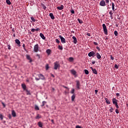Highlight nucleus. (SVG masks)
Returning a JSON list of instances; mask_svg holds the SVG:
<instances>
[{"label":"nucleus","instance_id":"f257e3e1","mask_svg":"<svg viewBox=\"0 0 128 128\" xmlns=\"http://www.w3.org/2000/svg\"><path fill=\"white\" fill-rule=\"evenodd\" d=\"M60 68V62H54V70H58Z\"/></svg>","mask_w":128,"mask_h":128},{"label":"nucleus","instance_id":"f03ea898","mask_svg":"<svg viewBox=\"0 0 128 128\" xmlns=\"http://www.w3.org/2000/svg\"><path fill=\"white\" fill-rule=\"evenodd\" d=\"M102 28L104 34H105L106 35H108V28H106V24H102Z\"/></svg>","mask_w":128,"mask_h":128},{"label":"nucleus","instance_id":"7ed1b4c3","mask_svg":"<svg viewBox=\"0 0 128 128\" xmlns=\"http://www.w3.org/2000/svg\"><path fill=\"white\" fill-rule=\"evenodd\" d=\"M88 56L90 58H91V56H96V53L94 51L90 52L88 54Z\"/></svg>","mask_w":128,"mask_h":128},{"label":"nucleus","instance_id":"20e7f679","mask_svg":"<svg viewBox=\"0 0 128 128\" xmlns=\"http://www.w3.org/2000/svg\"><path fill=\"white\" fill-rule=\"evenodd\" d=\"M76 86L78 90H80V83L78 80H76Z\"/></svg>","mask_w":128,"mask_h":128},{"label":"nucleus","instance_id":"39448f33","mask_svg":"<svg viewBox=\"0 0 128 128\" xmlns=\"http://www.w3.org/2000/svg\"><path fill=\"white\" fill-rule=\"evenodd\" d=\"M34 52H38V44H36L34 46Z\"/></svg>","mask_w":128,"mask_h":128},{"label":"nucleus","instance_id":"423d86ee","mask_svg":"<svg viewBox=\"0 0 128 128\" xmlns=\"http://www.w3.org/2000/svg\"><path fill=\"white\" fill-rule=\"evenodd\" d=\"M58 37L60 38L62 44H66V39L64 37H62L60 35Z\"/></svg>","mask_w":128,"mask_h":128},{"label":"nucleus","instance_id":"0eeeda50","mask_svg":"<svg viewBox=\"0 0 128 128\" xmlns=\"http://www.w3.org/2000/svg\"><path fill=\"white\" fill-rule=\"evenodd\" d=\"M100 5L101 6H106V1L102 0L100 1Z\"/></svg>","mask_w":128,"mask_h":128},{"label":"nucleus","instance_id":"6e6552de","mask_svg":"<svg viewBox=\"0 0 128 128\" xmlns=\"http://www.w3.org/2000/svg\"><path fill=\"white\" fill-rule=\"evenodd\" d=\"M38 76L40 78V80H45L44 76V75H42V74H38Z\"/></svg>","mask_w":128,"mask_h":128},{"label":"nucleus","instance_id":"1a4fd4ad","mask_svg":"<svg viewBox=\"0 0 128 128\" xmlns=\"http://www.w3.org/2000/svg\"><path fill=\"white\" fill-rule=\"evenodd\" d=\"M112 104H118V100H116V98H114L112 100Z\"/></svg>","mask_w":128,"mask_h":128},{"label":"nucleus","instance_id":"9d476101","mask_svg":"<svg viewBox=\"0 0 128 128\" xmlns=\"http://www.w3.org/2000/svg\"><path fill=\"white\" fill-rule=\"evenodd\" d=\"M57 10H64V5L61 4L60 6H58L56 8Z\"/></svg>","mask_w":128,"mask_h":128},{"label":"nucleus","instance_id":"9b49d317","mask_svg":"<svg viewBox=\"0 0 128 128\" xmlns=\"http://www.w3.org/2000/svg\"><path fill=\"white\" fill-rule=\"evenodd\" d=\"M16 43L17 44L18 46H20V42L18 39L15 40Z\"/></svg>","mask_w":128,"mask_h":128},{"label":"nucleus","instance_id":"f8f14e48","mask_svg":"<svg viewBox=\"0 0 128 128\" xmlns=\"http://www.w3.org/2000/svg\"><path fill=\"white\" fill-rule=\"evenodd\" d=\"M40 28H37L36 29L34 28H32L31 30V32H38V30H40Z\"/></svg>","mask_w":128,"mask_h":128},{"label":"nucleus","instance_id":"ddd939ff","mask_svg":"<svg viewBox=\"0 0 128 128\" xmlns=\"http://www.w3.org/2000/svg\"><path fill=\"white\" fill-rule=\"evenodd\" d=\"M26 57L27 60H30V62H32V58H30V56L29 55H26Z\"/></svg>","mask_w":128,"mask_h":128},{"label":"nucleus","instance_id":"4468645a","mask_svg":"<svg viewBox=\"0 0 128 128\" xmlns=\"http://www.w3.org/2000/svg\"><path fill=\"white\" fill-rule=\"evenodd\" d=\"M72 38L74 40H73V42H74V44H76L78 40H76V36H73L72 37Z\"/></svg>","mask_w":128,"mask_h":128},{"label":"nucleus","instance_id":"2eb2a0df","mask_svg":"<svg viewBox=\"0 0 128 128\" xmlns=\"http://www.w3.org/2000/svg\"><path fill=\"white\" fill-rule=\"evenodd\" d=\"M12 114L14 118H15V116H16V112H14V110H12Z\"/></svg>","mask_w":128,"mask_h":128},{"label":"nucleus","instance_id":"dca6fc26","mask_svg":"<svg viewBox=\"0 0 128 128\" xmlns=\"http://www.w3.org/2000/svg\"><path fill=\"white\" fill-rule=\"evenodd\" d=\"M96 58H98V60H100V58H102V56H100V53H96Z\"/></svg>","mask_w":128,"mask_h":128},{"label":"nucleus","instance_id":"f3484780","mask_svg":"<svg viewBox=\"0 0 128 128\" xmlns=\"http://www.w3.org/2000/svg\"><path fill=\"white\" fill-rule=\"evenodd\" d=\"M109 14H110V18L112 19V14H114V12H112V10H110V12H109Z\"/></svg>","mask_w":128,"mask_h":128},{"label":"nucleus","instance_id":"a211bd4d","mask_svg":"<svg viewBox=\"0 0 128 128\" xmlns=\"http://www.w3.org/2000/svg\"><path fill=\"white\" fill-rule=\"evenodd\" d=\"M40 36L42 40H46V37L44 36V34H42V33H40Z\"/></svg>","mask_w":128,"mask_h":128},{"label":"nucleus","instance_id":"6ab92c4d","mask_svg":"<svg viewBox=\"0 0 128 128\" xmlns=\"http://www.w3.org/2000/svg\"><path fill=\"white\" fill-rule=\"evenodd\" d=\"M50 16L52 20H54V14H52V13L50 14Z\"/></svg>","mask_w":128,"mask_h":128},{"label":"nucleus","instance_id":"aec40b11","mask_svg":"<svg viewBox=\"0 0 128 128\" xmlns=\"http://www.w3.org/2000/svg\"><path fill=\"white\" fill-rule=\"evenodd\" d=\"M112 10H113V12H116V9L114 8V2H112Z\"/></svg>","mask_w":128,"mask_h":128},{"label":"nucleus","instance_id":"412c9836","mask_svg":"<svg viewBox=\"0 0 128 128\" xmlns=\"http://www.w3.org/2000/svg\"><path fill=\"white\" fill-rule=\"evenodd\" d=\"M92 72L93 74H98V71L96 70V69L94 68L92 70Z\"/></svg>","mask_w":128,"mask_h":128},{"label":"nucleus","instance_id":"4be33fe9","mask_svg":"<svg viewBox=\"0 0 128 128\" xmlns=\"http://www.w3.org/2000/svg\"><path fill=\"white\" fill-rule=\"evenodd\" d=\"M36 120H38V118H42V116L40 115V114H37V116H36Z\"/></svg>","mask_w":128,"mask_h":128},{"label":"nucleus","instance_id":"5701e85b","mask_svg":"<svg viewBox=\"0 0 128 128\" xmlns=\"http://www.w3.org/2000/svg\"><path fill=\"white\" fill-rule=\"evenodd\" d=\"M106 102L108 104H110V100L108 98H105Z\"/></svg>","mask_w":128,"mask_h":128},{"label":"nucleus","instance_id":"b1692460","mask_svg":"<svg viewBox=\"0 0 128 128\" xmlns=\"http://www.w3.org/2000/svg\"><path fill=\"white\" fill-rule=\"evenodd\" d=\"M38 126L40 128H42V123L41 122H38Z\"/></svg>","mask_w":128,"mask_h":128},{"label":"nucleus","instance_id":"393cba45","mask_svg":"<svg viewBox=\"0 0 128 128\" xmlns=\"http://www.w3.org/2000/svg\"><path fill=\"white\" fill-rule=\"evenodd\" d=\"M50 52L51 50L50 49H48L46 50V52L48 54V56H50Z\"/></svg>","mask_w":128,"mask_h":128},{"label":"nucleus","instance_id":"a878e982","mask_svg":"<svg viewBox=\"0 0 128 128\" xmlns=\"http://www.w3.org/2000/svg\"><path fill=\"white\" fill-rule=\"evenodd\" d=\"M76 98V96H74V94L72 96V102H74V99Z\"/></svg>","mask_w":128,"mask_h":128},{"label":"nucleus","instance_id":"bb28decb","mask_svg":"<svg viewBox=\"0 0 128 128\" xmlns=\"http://www.w3.org/2000/svg\"><path fill=\"white\" fill-rule=\"evenodd\" d=\"M22 86L23 88V90H26V84H22Z\"/></svg>","mask_w":128,"mask_h":128},{"label":"nucleus","instance_id":"cd10ccee","mask_svg":"<svg viewBox=\"0 0 128 128\" xmlns=\"http://www.w3.org/2000/svg\"><path fill=\"white\" fill-rule=\"evenodd\" d=\"M68 60L70 62H74V58H72V57L69 58Z\"/></svg>","mask_w":128,"mask_h":128},{"label":"nucleus","instance_id":"c85d7f7f","mask_svg":"<svg viewBox=\"0 0 128 128\" xmlns=\"http://www.w3.org/2000/svg\"><path fill=\"white\" fill-rule=\"evenodd\" d=\"M34 108L36 110H40V108L38 105H35Z\"/></svg>","mask_w":128,"mask_h":128},{"label":"nucleus","instance_id":"c756f323","mask_svg":"<svg viewBox=\"0 0 128 128\" xmlns=\"http://www.w3.org/2000/svg\"><path fill=\"white\" fill-rule=\"evenodd\" d=\"M71 72H72V74H74V75L76 74V70H71Z\"/></svg>","mask_w":128,"mask_h":128},{"label":"nucleus","instance_id":"7c9ffc66","mask_svg":"<svg viewBox=\"0 0 128 128\" xmlns=\"http://www.w3.org/2000/svg\"><path fill=\"white\" fill-rule=\"evenodd\" d=\"M46 104V101H43L42 102V105L41 106H44V105Z\"/></svg>","mask_w":128,"mask_h":128},{"label":"nucleus","instance_id":"2f4dec72","mask_svg":"<svg viewBox=\"0 0 128 128\" xmlns=\"http://www.w3.org/2000/svg\"><path fill=\"white\" fill-rule=\"evenodd\" d=\"M84 74H90V72H88V70H84Z\"/></svg>","mask_w":128,"mask_h":128},{"label":"nucleus","instance_id":"473e14b6","mask_svg":"<svg viewBox=\"0 0 128 128\" xmlns=\"http://www.w3.org/2000/svg\"><path fill=\"white\" fill-rule=\"evenodd\" d=\"M46 70H48V68H50V66H48V64H46Z\"/></svg>","mask_w":128,"mask_h":128},{"label":"nucleus","instance_id":"72a5a7b5","mask_svg":"<svg viewBox=\"0 0 128 128\" xmlns=\"http://www.w3.org/2000/svg\"><path fill=\"white\" fill-rule=\"evenodd\" d=\"M78 22L79 24H82V20L78 18Z\"/></svg>","mask_w":128,"mask_h":128},{"label":"nucleus","instance_id":"f704fd0d","mask_svg":"<svg viewBox=\"0 0 128 128\" xmlns=\"http://www.w3.org/2000/svg\"><path fill=\"white\" fill-rule=\"evenodd\" d=\"M6 4H12L10 0H6Z\"/></svg>","mask_w":128,"mask_h":128},{"label":"nucleus","instance_id":"c9c22d12","mask_svg":"<svg viewBox=\"0 0 128 128\" xmlns=\"http://www.w3.org/2000/svg\"><path fill=\"white\" fill-rule=\"evenodd\" d=\"M109 110L110 112H114V108H112V107H111L110 109Z\"/></svg>","mask_w":128,"mask_h":128},{"label":"nucleus","instance_id":"e433bc0d","mask_svg":"<svg viewBox=\"0 0 128 128\" xmlns=\"http://www.w3.org/2000/svg\"><path fill=\"white\" fill-rule=\"evenodd\" d=\"M58 48L59 50H62V46H60V45H59V46H58Z\"/></svg>","mask_w":128,"mask_h":128},{"label":"nucleus","instance_id":"4c0bfd02","mask_svg":"<svg viewBox=\"0 0 128 128\" xmlns=\"http://www.w3.org/2000/svg\"><path fill=\"white\" fill-rule=\"evenodd\" d=\"M114 34L116 36H118V31H114Z\"/></svg>","mask_w":128,"mask_h":128},{"label":"nucleus","instance_id":"58836bf2","mask_svg":"<svg viewBox=\"0 0 128 128\" xmlns=\"http://www.w3.org/2000/svg\"><path fill=\"white\" fill-rule=\"evenodd\" d=\"M70 93L72 94H74V88L72 89V90L70 92Z\"/></svg>","mask_w":128,"mask_h":128},{"label":"nucleus","instance_id":"ea45409f","mask_svg":"<svg viewBox=\"0 0 128 128\" xmlns=\"http://www.w3.org/2000/svg\"><path fill=\"white\" fill-rule=\"evenodd\" d=\"M0 118L2 120H4L2 114H0Z\"/></svg>","mask_w":128,"mask_h":128},{"label":"nucleus","instance_id":"a19ab883","mask_svg":"<svg viewBox=\"0 0 128 128\" xmlns=\"http://www.w3.org/2000/svg\"><path fill=\"white\" fill-rule=\"evenodd\" d=\"M31 20L32 21L35 22H36V19H34V17H31Z\"/></svg>","mask_w":128,"mask_h":128},{"label":"nucleus","instance_id":"79ce46f5","mask_svg":"<svg viewBox=\"0 0 128 128\" xmlns=\"http://www.w3.org/2000/svg\"><path fill=\"white\" fill-rule=\"evenodd\" d=\"M56 42H57V44H58L60 42V40H58V38H56Z\"/></svg>","mask_w":128,"mask_h":128},{"label":"nucleus","instance_id":"37998d69","mask_svg":"<svg viewBox=\"0 0 128 128\" xmlns=\"http://www.w3.org/2000/svg\"><path fill=\"white\" fill-rule=\"evenodd\" d=\"M114 68L117 69L118 68V64H116L114 65Z\"/></svg>","mask_w":128,"mask_h":128},{"label":"nucleus","instance_id":"c03bdc74","mask_svg":"<svg viewBox=\"0 0 128 128\" xmlns=\"http://www.w3.org/2000/svg\"><path fill=\"white\" fill-rule=\"evenodd\" d=\"M116 114H118L120 112L118 109H116Z\"/></svg>","mask_w":128,"mask_h":128},{"label":"nucleus","instance_id":"a18cd8bd","mask_svg":"<svg viewBox=\"0 0 128 128\" xmlns=\"http://www.w3.org/2000/svg\"><path fill=\"white\" fill-rule=\"evenodd\" d=\"M110 58L112 60H114V58L112 55L110 56Z\"/></svg>","mask_w":128,"mask_h":128},{"label":"nucleus","instance_id":"49530a36","mask_svg":"<svg viewBox=\"0 0 128 128\" xmlns=\"http://www.w3.org/2000/svg\"><path fill=\"white\" fill-rule=\"evenodd\" d=\"M2 104L4 108H6V104H4V102H2Z\"/></svg>","mask_w":128,"mask_h":128},{"label":"nucleus","instance_id":"de8ad7c7","mask_svg":"<svg viewBox=\"0 0 128 128\" xmlns=\"http://www.w3.org/2000/svg\"><path fill=\"white\" fill-rule=\"evenodd\" d=\"M96 48L97 50H98V52H100V47H98V46L96 47Z\"/></svg>","mask_w":128,"mask_h":128},{"label":"nucleus","instance_id":"09e8293b","mask_svg":"<svg viewBox=\"0 0 128 128\" xmlns=\"http://www.w3.org/2000/svg\"><path fill=\"white\" fill-rule=\"evenodd\" d=\"M115 106H116V108L117 109H118V108H119V106H118V104H116Z\"/></svg>","mask_w":128,"mask_h":128},{"label":"nucleus","instance_id":"8fccbe9b","mask_svg":"<svg viewBox=\"0 0 128 128\" xmlns=\"http://www.w3.org/2000/svg\"><path fill=\"white\" fill-rule=\"evenodd\" d=\"M94 92H95L96 94H98V90H94Z\"/></svg>","mask_w":128,"mask_h":128},{"label":"nucleus","instance_id":"3c124183","mask_svg":"<svg viewBox=\"0 0 128 128\" xmlns=\"http://www.w3.org/2000/svg\"><path fill=\"white\" fill-rule=\"evenodd\" d=\"M106 4H109L110 3V0H106Z\"/></svg>","mask_w":128,"mask_h":128},{"label":"nucleus","instance_id":"603ef678","mask_svg":"<svg viewBox=\"0 0 128 128\" xmlns=\"http://www.w3.org/2000/svg\"><path fill=\"white\" fill-rule=\"evenodd\" d=\"M94 44H95V46H98V42H94Z\"/></svg>","mask_w":128,"mask_h":128},{"label":"nucleus","instance_id":"864d4df0","mask_svg":"<svg viewBox=\"0 0 128 128\" xmlns=\"http://www.w3.org/2000/svg\"><path fill=\"white\" fill-rule=\"evenodd\" d=\"M76 128H82V127L80 126H76Z\"/></svg>","mask_w":128,"mask_h":128},{"label":"nucleus","instance_id":"5fc2aeb1","mask_svg":"<svg viewBox=\"0 0 128 128\" xmlns=\"http://www.w3.org/2000/svg\"><path fill=\"white\" fill-rule=\"evenodd\" d=\"M43 8H44V10H46V6L43 4Z\"/></svg>","mask_w":128,"mask_h":128},{"label":"nucleus","instance_id":"6e6d98bb","mask_svg":"<svg viewBox=\"0 0 128 128\" xmlns=\"http://www.w3.org/2000/svg\"><path fill=\"white\" fill-rule=\"evenodd\" d=\"M35 78L36 80H40V78Z\"/></svg>","mask_w":128,"mask_h":128},{"label":"nucleus","instance_id":"4d7b16f0","mask_svg":"<svg viewBox=\"0 0 128 128\" xmlns=\"http://www.w3.org/2000/svg\"><path fill=\"white\" fill-rule=\"evenodd\" d=\"M71 13H72V14H74V10H71Z\"/></svg>","mask_w":128,"mask_h":128},{"label":"nucleus","instance_id":"13d9d810","mask_svg":"<svg viewBox=\"0 0 128 128\" xmlns=\"http://www.w3.org/2000/svg\"><path fill=\"white\" fill-rule=\"evenodd\" d=\"M116 96H120V94L116 93Z\"/></svg>","mask_w":128,"mask_h":128},{"label":"nucleus","instance_id":"bf43d9fd","mask_svg":"<svg viewBox=\"0 0 128 128\" xmlns=\"http://www.w3.org/2000/svg\"><path fill=\"white\" fill-rule=\"evenodd\" d=\"M51 122L52 124H54V120H52Z\"/></svg>","mask_w":128,"mask_h":128},{"label":"nucleus","instance_id":"052dcab7","mask_svg":"<svg viewBox=\"0 0 128 128\" xmlns=\"http://www.w3.org/2000/svg\"><path fill=\"white\" fill-rule=\"evenodd\" d=\"M92 64H96V61H92Z\"/></svg>","mask_w":128,"mask_h":128},{"label":"nucleus","instance_id":"680f3d73","mask_svg":"<svg viewBox=\"0 0 128 128\" xmlns=\"http://www.w3.org/2000/svg\"><path fill=\"white\" fill-rule=\"evenodd\" d=\"M36 56H38V58H40V54H37L36 55Z\"/></svg>","mask_w":128,"mask_h":128},{"label":"nucleus","instance_id":"e2e57ef3","mask_svg":"<svg viewBox=\"0 0 128 128\" xmlns=\"http://www.w3.org/2000/svg\"><path fill=\"white\" fill-rule=\"evenodd\" d=\"M87 36H90V33H88L87 34Z\"/></svg>","mask_w":128,"mask_h":128},{"label":"nucleus","instance_id":"0e129e2a","mask_svg":"<svg viewBox=\"0 0 128 128\" xmlns=\"http://www.w3.org/2000/svg\"><path fill=\"white\" fill-rule=\"evenodd\" d=\"M62 87L64 88H68V87H66L64 86H63Z\"/></svg>","mask_w":128,"mask_h":128},{"label":"nucleus","instance_id":"69168bd1","mask_svg":"<svg viewBox=\"0 0 128 128\" xmlns=\"http://www.w3.org/2000/svg\"><path fill=\"white\" fill-rule=\"evenodd\" d=\"M8 50H10V46H8Z\"/></svg>","mask_w":128,"mask_h":128},{"label":"nucleus","instance_id":"338daca9","mask_svg":"<svg viewBox=\"0 0 128 128\" xmlns=\"http://www.w3.org/2000/svg\"><path fill=\"white\" fill-rule=\"evenodd\" d=\"M12 32H14V28H13L12 29Z\"/></svg>","mask_w":128,"mask_h":128},{"label":"nucleus","instance_id":"774afa93","mask_svg":"<svg viewBox=\"0 0 128 128\" xmlns=\"http://www.w3.org/2000/svg\"><path fill=\"white\" fill-rule=\"evenodd\" d=\"M25 46H26V45H25L24 44H23L22 46H23L24 48H25V47H24Z\"/></svg>","mask_w":128,"mask_h":128}]
</instances>
